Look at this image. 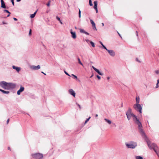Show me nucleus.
<instances>
[{
	"label": "nucleus",
	"instance_id": "f257e3e1",
	"mask_svg": "<svg viewBox=\"0 0 159 159\" xmlns=\"http://www.w3.org/2000/svg\"><path fill=\"white\" fill-rule=\"evenodd\" d=\"M126 115L127 118L129 120L131 118L133 117V120L138 125V128L139 131V132L142 136L144 138H145V140L147 142V144L150 149H153L156 154L159 155L158 148L157 146L155 144H151L150 141L146 137L145 134L142 129V126L141 122L139 119L137 118V116L134 115L132 112L131 109H129L128 111L126 113Z\"/></svg>",
	"mask_w": 159,
	"mask_h": 159
},
{
	"label": "nucleus",
	"instance_id": "f03ea898",
	"mask_svg": "<svg viewBox=\"0 0 159 159\" xmlns=\"http://www.w3.org/2000/svg\"><path fill=\"white\" fill-rule=\"evenodd\" d=\"M31 156L34 159H41L43 157V154L39 153L32 154Z\"/></svg>",
	"mask_w": 159,
	"mask_h": 159
},
{
	"label": "nucleus",
	"instance_id": "7ed1b4c3",
	"mask_svg": "<svg viewBox=\"0 0 159 159\" xmlns=\"http://www.w3.org/2000/svg\"><path fill=\"white\" fill-rule=\"evenodd\" d=\"M9 83L3 81L0 82V86L5 89H9Z\"/></svg>",
	"mask_w": 159,
	"mask_h": 159
},
{
	"label": "nucleus",
	"instance_id": "20e7f679",
	"mask_svg": "<svg viewBox=\"0 0 159 159\" xmlns=\"http://www.w3.org/2000/svg\"><path fill=\"white\" fill-rule=\"evenodd\" d=\"M134 107L135 110L139 111L140 113H141L142 107L140 104L138 103L135 104Z\"/></svg>",
	"mask_w": 159,
	"mask_h": 159
},
{
	"label": "nucleus",
	"instance_id": "39448f33",
	"mask_svg": "<svg viewBox=\"0 0 159 159\" xmlns=\"http://www.w3.org/2000/svg\"><path fill=\"white\" fill-rule=\"evenodd\" d=\"M126 146L128 148H134L135 147L137 146L136 144V143H134V144H126Z\"/></svg>",
	"mask_w": 159,
	"mask_h": 159
},
{
	"label": "nucleus",
	"instance_id": "423d86ee",
	"mask_svg": "<svg viewBox=\"0 0 159 159\" xmlns=\"http://www.w3.org/2000/svg\"><path fill=\"white\" fill-rule=\"evenodd\" d=\"M106 50L108 52L111 56L113 57L115 55V52L113 50H108L107 49Z\"/></svg>",
	"mask_w": 159,
	"mask_h": 159
},
{
	"label": "nucleus",
	"instance_id": "0eeeda50",
	"mask_svg": "<svg viewBox=\"0 0 159 159\" xmlns=\"http://www.w3.org/2000/svg\"><path fill=\"white\" fill-rule=\"evenodd\" d=\"M24 88L23 87L21 86L19 90L17 92V94L18 95H20L21 92L24 91Z\"/></svg>",
	"mask_w": 159,
	"mask_h": 159
},
{
	"label": "nucleus",
	"instance_id": "6e6552de",
	"mask_svg": "<svg viewBox=\"0 0 159 159\" xmlns=\"http://www.w3.org/2000/svg\"><path fill=\"white\" fill-rule=\"evenodd\" d=\"M30 68L34 70H37L39 69L40 68V67L39 65H38L37 66H30Z\"/></svg>",
	"mask_w": 159,
	"mask_h": 159
},
{
	"label": "nucleus",
	"instance_id": "1a4fd4ad",
	"mask_svg": "<svg viewBox=\"0 0 159 159\" xmlns=\"http://www.w3.org/2000/svg\"><path fill=\"white\" fill-rule=\"evenodd\" d=\"M9 89H13L15 88V84L12 83H9Z\"/></svg>",
	"mask_w": 159,
	"mask_h": 159
},
{
	"label": "nucleus",
	"instance_id": "9d476101",
	"mask_svg": "<svg viewBox=\"0 0 159 159\" xmlns=\"http://www.w3.org/2000/svg\"><path fill=\"white\" fill-rule=\"evenodd\" d=\"M90 22L92 25L93 29L97 30V29L96 27V25H95V23L94 22V21H93V20L91 19L90 20Z\"/></svg>",
	"mask_w": 159,
	"mask_h": 159
},
{
	"label": "nucleus",
	"instance_id": "9b49d317",
	"mask_svg": "<svg viewBox=\"0 0 159 159\" xmlns=\"http://www.w3.org/2000/svg\"><path fill=\"white\" fill-rule=\"evenodd\" d=\"M70 33L72 35V37L73 39H75L76 38V35L75 32H73L72 30H70Z\"/></svg>",
	"mask_w": 159,
	"mask_h": 159
},
{
	"label": "nucleus",
	"instance_id": "f8f14e48",
	"mask_svg": "<svg viewBox=\"0 0 159 159\" xmlns=\"http://www.w3.org/2000/svg\"><path fill=\"white\" fill-rule=\"evenodd\" d=\"M92 68L95 71L97 72L98 73V74L99 75H103V74L101 72H100V71L97 68H95L93 66Z\"/></svg>",
	"mask_w": 159,
	"mask_h": 159
},
{
	"label": "nucleus",
	"instance_id": "ddd939ff",
	"mask_svg": "<svg viewBox=\"0 0 159 159\" xmlns=\"http://www.w3.org/2000/svg\"><path fill=\"white\" fill-rule=\"evenodd\" d=\"M92 68L95 71L97 72L98 73V74L99 75H103V74L101 72H100V71L97 68H95L93 66Z\"/></svg>",
	"mask_w": 159,
	"mask_h": 159
},
{
	"label": "nucleus",
	"instance_id": "4468645a",
	"mask_svg": "<svg viewBox=\"0 0 159 159\" xmlns=\"http://www.w3.org/2000/svg\"><path fill=\"white\" fill-rule=\"evenodd\" d=\"M69 92L70 94L73 96L74 97H75V93L73 89H70L69 90Z\"/></svg>",
	"mask_w": 159,
	"mask_h": 159
},
{
	"label": "nucleus",
	"instance_id": "2eb2a0df",
	"mask_svg": "<svg viewBox=\"0 0 159 159\" xmlns=\"http://www.w3.org/2000/svg\"><path fill=\"white\" fill-rule=\"evenodd\" d=\"M94 4V8L96 10V13L98 12V10L97 9V2L95 1L93 2Z\"/></svg>",
	"mask_w": 159,
	"mask_h": 159
},
{
	"label": "nucleus",
	"instance_id": "dca6fc26",
	"mask_svg": "<svg viewBox=\"0 0 159 159\" xmlns=\"http://www.w3.org/2000/svg\"><path fill=\"white\" fill-rule=\"evenodd\" d=\"M80 33H84L88 35H89V33L85 31L84 30L80 29Z\"/></svg>",
	"mask_w": 159,
	"mask_h": 159
},
{
	"label": "nucleus",
	"instance_id": "f3484780",
	"mask_svg": "<svg viewBox=\"0 0 159 159\" xmlns=\"http://www.w3.org/2000/svg\"><path fill=\"white\" fill-rule=\"evenodd\" d=\"M12 67L13 69H15L17 72H19L20 69V68L16 67L14 66H13Z\"/></svg>",
	"mask_w": 159,
	"mask_h": 159
},
{
	"label": "nucleus",
	"instance_id": "a211bd4d",
	"mask_svg": "<svg viewBox=\"0 0 159 159\" xmlns=\"http://www.w3.org/2000/svg\"><path fill=\"white\" fill-rule=\"evenodd\" d=\"M1 7L3 8H4V9L6 8V5H5L4 2H1Z\"/></svg>",
	"mask_w": 159,
	"mask_h": 159
},
{
	"label": "nucleus",
	"instance_id": "6ab92c4d",
	"mask_svg": "<svg viewBox=\"0 0 159 159\" xmlns=\"http://www.w3.org/2000/svg\"><path fill=\"white\" fill-rule=\"evenodd\" d=\"M104 120L107 122L109 124H110L111 123V120L107 119L105 118L104 119Z\"/></svg>",
	"mask_w": 159,
	"mask_h": 159
},
{
	"label": "nucleus",
	"instance_id": "aec40b11",
	"mask_svg": "<svg viewBox=\"0 0 159 159\" xmlns=\"http://www.w3.org/2000/svg\"><path fill=\"white\" fill-rule=\"evenodd\" d=\"M37 12V11H36L33 14L31 15L30 16V17L32 18L34 17V16H35V15H36V14Z\"/></svg>",
	"mask_w": 159,
	"mask_h": 159
},
{
	"label": "nucleus",
	"instance_id": "412c9836",
	"mask_svg": "<svg viewBox=\"0 0 159 159\" xmlns=\"http://www.w3.org/2000/svg\"><path fill=\"white\" fill-rule=\"evenodd\" d=\"M2 92L3 93L5 94H8L9 93V91H5L3 90H2Z\"/></svg>",
	"mask_w": 159,
	"mask_h": 159
},
{
	"label": "nucleus",
	"instance_id": "4be33fe9",
	"mask_svg": "<svg viewBox=\"0 0 159 159\" xmlns=\"http://www.w3.org/2000/svg\"><path fill=\"white\" fill-rule=\"evenodd\" d=\"M136 159H143V157L140 156H137L135 157Z\"/></svg>",
	"mask_w": 159,
	"mask_h": 159
},
{
	"label": "nucleus",
	"instance_id": "5701e85b",
	"mask_svg": "<svg viewBox=\"0 0 159 159\" xmlns=\"http://www.w3.org/2000/svg\"><path fill=\"white\" fill-rule=\"evenodd\" d=\"M136 100L137 103L139 104V97H136Z\"/></svg>",
	"mask_w": 159,
	"mask_h": 159
},
{
	"label": "nucleus",
	"instance_id": "b1692460",
	"mask_svg": "<svg viewBox=\"0 0 159 159\" xmlns=\"http://www.w3.org/2000/svg\"><path fill=\"white\" fill-rule=\"evenodd\" d=\"M78 63L80 64L82 66H83V64L81 62V61H80V59L79 58H78Z\"/></svg>",
	"mask_w": 159,
	"mask_h": 159
},
{
	"label": "nucleus",
	"instance_id": "393cba45",
	"mask_svg": "<svg viewBox=\"0 0 159 159\" xmlns=\"http://www.w3.org/2000/svg\"><path fill=\"white\" fill-rule=\"evenodd\" d=\"M100 43L101 44V45L103 47V48L104 49H106V50L107 49V48H106V47L103 44V43H102V42H100Z\"/></svg>",
	"mask_w": 159,
	"mask_h": 159
},
{
	"label": "nucleus",
	"instance_id": "a878e982",
	"mask_svg": "<svg viewBox=\"0 0 159 159\" xmlns=\"http://www.w3.org/2000/svg\"><path fill=\"white\" fill-rule=\"evenodd\" d=\"M90 118L91 117H89L87 119L86 121H85L84 124H86L89 121Z\"/></svg>",
	"mask_w": 159,
	"mask_h": 159
},
{
	"label": "nucleus",
	"instance_id": "bb28decb",
	"mask_svg": "<svg viewBox=\"0 0 159 159\" xmlns=\"http://www.w3.org/2000/svg\"><path fill=\"white\" fill-rule=\"evenodd\" d=\"M159 84V79L157 81V85L156 87V88H157L158 87H159V86L158 85V84Z\"/></svg>",
	"mask_w": 159,
	"mask_h": 159
},
{
	"label": "nucleus",
	"instance_id": "cd10ccee",
	"mask_svg": "<svg viewBox=\"0 0 159 159\" xmlns=\"http://www.w3.org/2000/svg\"><path fill=\"white\" fill-rule=\"evenodd\" d=\"M90 43L91 44L92 46V47H95L94 44L93 42H92L91 41H90Z\"/></svg>",
	"mask_w": 159,
	"mask_h": 159
},
{
	"label": "nucleus",
	"instance_id": "c85d7f7f",
	"mask_svg": "<svg viewBox=\"0 0 159 159\" xmlns=\"http://www.w3.org/2000/svg\"><path fill=\"white\" fill-rule=\"evenodd\" d=\"M89 5L90 6H93V4H92V2L91 0H89Z\"/></svg>",
	"mask_w": 159,
	"mask_h": 159
},
{
	"label": "nucleus",
	"instance_id": "c756f323",
	"mask_svg": "<svg viewBox=\"0 0 159 159\" xmlns=\"http://www.w3.org/2000/svg\"><path fill=\"white\" fill-rule=\"evenodd\" d=\"M3 11L4 12H7V13H8V14H11L10 12L8 10H4Z\"/></svg>",
	"mask_w": 159,
	"mask_h": 159
},
{
	"label": "nucleus",
	"instance_id": "7c9ffc66",
	"mask_svg": "<svg viewBox=\"0 0 159 159\" xmlns=\"http://www.w3.org/2000/svg\"><path fill=\"white\" fill-rule=\"evenodd\" d=\"M79 17L80 18V17H81V11L80 9H79Z\"/></svg>",
	"mask_w": 159,
	"mask_h": 159
},
{
	"label": "nucleus",
	"instance_id": "2f4dec72",
	"mask_svg": "<svg viewBox=\"0 0 159 159\" xmlns=\"http://www.w3.org/2000/svg\"><path fill=\"white\" fill-rule=\"evenodd\" d=\"M72 76H73L76 79H77V76H76L74 75V74H72Z\"/></svg>",
	"mask_w": 159,
	"mask_h": 159
},
{
	"label": "nucleus",
	"instance_id": "473e14b6",
	"mask_svg": "<svg viewBox=\"0 0 159 159\" xmlns=\"http://www.w3.org/2000/svg\"><path fill=\"white\" fill-rule=\"evenodd\" d=\"M32 30L31 29H30L29 33V35H30L31 34Z\"/></svg>",
	"mask_w": 159,
	"mask_h": 159
},
{
	"label": "nucleus",
	"instance_id": "72a5a7b5",
	"mask_svg": "<svg viewBox=\"0 0 159 159\" xmlns=\"http://www.w3.org/2000/svg\"><path fill=\"white\" fill-rule=\"evenodd\" d=\"M56 18L59 21L61 20L60 19V18L59 17H58V16H56Z\"/></svg>",
	"mask_w": 159,
	"mask_h": 159
},
{
	"label": "nucleus",
	"instance_id": "f704fd0d",
	"mask_svg": "<svg viewBox=\"0 0 159 159\" xmlns=\"http://www.w3.org/2000/svg\"><path fill=\"white\" fill-rule=\"evenodd\" d=\"M64 72L67 75L69 76H70V75H69V74H68L66 71L64 70Z\"/></svg>",
	"mask_w": 159,
	"mask_h": 159
},
{
	"label": "nucleus",
	"instance_id": "c9c22d12",
	"mask_svg": "<svg viewBox=\"0 0 159 159\" xmlns=\"http://www.w3.org/2000/svg\"><path fill=\"white\" fill-rule=\"evenodd\" d=\"M11 2L13 5V6H14V0H11Z\"/></svg>",
	"mask_w": 159,
	"mask_h": 159
},
{
	"label": "nucleus",
	"instance_id": "e433bc0d",
	"mask_svg": "<svg viewBox=\"0 0 159 159\" xmlns=\"http://www.w3.org/2000/svg\"><path fill=\"white\" fill-rule=\"evenodd\" d=\"M50 2H49L47 4V5L48 6V7H49L50 6Z\"/></svg>",
	"mask_w": 159,
	"mask_h": 159
},
{
	"label": "nucleus",
	"instance_id": "4c0bfd02",
	"mask_svg": "<svg viewBox=\"0 0 159 159\" xmlns=\"http://www.w3.org/2000/svg\"><path fill=\"white\" fill-rule=\"evenodd\" d=\"M97 78L99 80L101 79V77L100 76H99L98 75H97Z\"/></svg>",
	"mask_w": 159,
	"mask_h": 159
},
{
	"label": "nucleus",
	"instance_id": "58836bf2",
	"mask_svg": "<svg viewBox=\"0 0 159 159\" xmlns=\"http://www.w3.org/2000/svg\"><path fill=\"white\" fill-rule=\"evenodd\" d=\"M9 119H7V124H8V123H9Z\"/></svg>",
	"mask_w": 159,
	"mask_h": 159
},
{
	"label": "nucleus",
	"instance_id": "ea45409f",
	"mask_svg": "<svg viewBox=\"0 0 159 159\" xmlns=\"http://www.w3.org/2000/svg\"><path fill=\"white\" fill-rule=\"evenodd\" d=\"M136 35L137 37H138V32L137 31H136Z\"/></svg>",
	"mask_w": 159,
	"mask_h": 159
},
{
	"label": "nucleus",
	"instance_id": "a19ab883",
	"mask_svg": "<svg viewBox=\"0 0 159 159\" xmlns=\"http://www.w3.org/2000/svg\"><path fill=\"white\" fill-rule=\"evenodd\" d=\"M117 33L118 34V35L120 36V37H121V39H122V38L121 36L120 35V34H119V33L118 31H117Z\"/></svg>",
	"mask_w": 159,
	"mask_h": 159
},
{
	"label": "nucleus",
	"instance_id": "79ce46f5",
	"mask_svg": "<svg viewBox=\"0 0 159 159\" xmlns=\"http://www.w3.org/2000/svg\"><path fill=\"white\" fill-rule=\"evenodd\" d=\"M86 41L87 42H88H88H90V41H90V40H89V39H86Z\"/></svg>",
	"mask_w": 159,
	"mask_h": 159
},
{
	"label": "nucleus",
	"instance_id": "37998d69",
	"mask_svg": "<svg viewBox=\"0 0 159 159\" xmlns=\"http://www.w3.org/2000/svg\"><path fill=\"white\" fill-rule=\"evenodd\" d=\"M155 72L157 74H158V73H159V71L158 70H156L155 71Z\"/></svg>",
	"mask_w": 159,
	"mask_h": 159
},
{
	"label": "nucleus",
	"instance_id": "c03bdc74",
	"mask_svg": "<svg viewBox=\"0 0 159 159\" xmlns=\"http://www.w3.org/2000/svg\"><path fill=\"white\" fill-rule=\"evenodd\" d=\"M77 105L79 106V107L80 109H81V107H80V105L79 104H77Z\"/></svg>",
	"mask_w": 159,
	"mask_h": 159
},
{
	"label": "nucleus",
	"instance_id": "a18cd8bd",
	"mask_svg": "<svg viewBox=\"0 0 159 159\" xmlns=\"http://www.w3.org/2000/svg\"><path fill=\"white\" fill-rule=\"evenodd\" d=\"M13 19L15 21H16L17 20V19L15 18H14Z\"/></svg>",
	"mask_w": 159,
	"mask_h": 159
},
{
	"label": "nucleus",
	"instance_id": "49530a36",
	"mask_svg": "<svg viewBox=\"0 0 159 159\" xmlns=\"http://www.w3.org/2000/svg\"><path fill=\"white\" fill-rule=\"evenodd\" d=\"M8 149L9 150H10V151L11 150L10 148L9 147H8Z\"/></svg>",
	"mask_w": 159,
	"mask_h": 159
},
{
	"label": "nucleus",
	"instance_id": "de8ad7c7",
	"mask_svg": "<svg viewBox=\"0 0 159 159\" xmlns=\"http://www.w3.org/2000/svg\"><path fill=\"white\" fill-rule=\"evenodd\" d=\"M2 23H3V24H7V23H5V22H4V21H3V22H2Z\"/></svg>",
	"mask_w": 159,
	"mask_h": 159
},
{
	"label": "nucleus",
	"instance_id": "09e8293b",
	"mask_svg": "<svg viewBox=\"0 0 159 159\" xmlns=\"http://www.w3.org/2000/svg\"><path fill=\"white\" fill-rule=\"evenodd\" d=\"M60 23L61 24H63V23L62 22H61V20H60V21H59Z\"/></svg>",
	"mask_w": 159,
	"mask_h": 159
},
{
	"label": "nucleus",
	"instance_id": "8fccbe9b",
	"mask_svg": "<svg viewBox=\"0 0 159 159\" xmlns=\"http://www.w3.org/2000/svg\"><path fill=\"white\" fill-rule=\"evenodd\" d=\"M41 73H43V74H44V75H46V74H45V73H44L43 72H42H42H41Z\"/></svg>",
	"mask_w": 159,
	"mask_h": 159
},
{
	"label": "nucleus",
	"instance_id": "3c124183",
	"mask_svg": "<svg viewBox=\"0 0 159 159\" xmlns=\"http://www.w3.org/2000/svg\"><path fill=\"white\" fill-rule=\"evenodd\" d=\"M21 1V0H16L17 2H20Z\"/></svg>",
	"mask_w": 159,
	"mask_h": 159
},
{
	"label": "nucleus",
	"instance_id": "603ef678",
	"mask_svg": "<svg viewBox=\"0 0 159 159\" xmlns=\"http://www.w3.org/2000/svg\"><path fill=\"white\" fill-rule=\"evenodd\" d=\"M10 14H8V15L7 16V17H9V16H10Z\"/></svg>",
	"mask_w": 159,
	"mask_h": 159
},
{
	"label": "nucleus",
	"instance_id": "864d4df0",
	"mask_svg": "<svg viewBox=\"0 0 159 159\" xmlns=\"http://www.w3.org/2000/svg\"><path fill=\"white\" fill-rule=\"evenodd\" d=\"M1 2H4L3 0H1Z\"/></svg>",
	"mask_w": 159,
	"mask_h": 159
},
{
	"label": "nucleus",
	"instance_id": "5fc2aeb1",
	"mask_svg": "<svg viewBox=\"0 0 159 159\" xmlns=\"http://www.w3.org/2000/svg\"><path fill=\"white\" fill-rule=\"evenodd\" d=\"M102 26H103L104 25V24L103 23H102Z\"/></svg>",
	"mask_w": 159,
	"mask_h": 159
},
{
	"label": "nucleus",
	"instance_id": "6e6d98bb",
	"mask_svg": "<svg viewBox=\"0 0 159 159\" xmlns=\"http://www.w3.org/2000/svg\"><path fill=\"white\" fill-rule=\"evenodd\" d=\"M109 79H110V78H109V77H107V79L108 80H109Z\"/></svg>",
	"mask_w": 159,
	"mask_h": 159
},
{
	"label": "nucleus",
	"instance_id": "4d7b16f0",
	"mask_svg": "<svg viewBox=\"0 0 159 159\" xmlns=\"http://www.w3.org/2000/svg\"><path fill=\"white\" fill-rule=\"evenodd\" d=\"M98 116V115L96 114V117H97Z\"/></svg>",
	"mask_w": 159,
	"mask_h": 159
},
{
	"label": "nucleus",
	"instance_id": "13d9d810",
	"mask_svg": "<svg viewBox=\"0 0 159 159\" xmlns=\"http://www.w3.org/2000/svg\"><path fill=\"white\" fill-rule=\"evenodd\" d=\"M93 75H92L91 76H90V78L92 77L93 76Z\"/></svg>",
	"mask_w": 159,
	"mask_h": 159
},
{
	"label": "nucleus",
	"instance_id": "bf43d9fd",
	"mask_svg": "<svg viewBox=\"0 0 159 159\" xmlns=\"http://www.w3.org/2000/svg\"><path fill=\"white\" fill-rule=\"evenodd\" d=\"M2 89H0V91L2 92Z\"/></svg>",
	"mask_w": 159,
	"mask_h": 159
},
{
	"label": "nucleus",
	"instance_id": "052dcab7",
	"mask_svg": "<svg viewBox=\"0 0 159 159\" xmlns=\"http://www.w3.org/2000/svg\"><path fill=\"white\" fill-rule=\"evenodd\" d=\"M75 28L76 29V27H75Z\"/></svg>",
	"mask_w": 159,
	"mask_h": 159
}]
</instances>
